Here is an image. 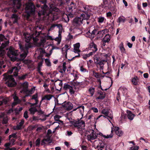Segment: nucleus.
I'll return each mask as SVG.
<instances>
[{
    "label": "nucleus",
    "instance_id": "nucleus-13",
    "mask_svg": "<svg viewBox=\"0 0 150 150\" xmlns=\"http://www.w3.org/2000/svg\"><path fill=\"white\" fill-rule=\"evenodd\" d=\"M82 23L81 19L80 18H76L73 20V24L74 26H77Z\"/></svg>",
    "mask_w": 150,
    "mask_h": 150
},
{
    "label": "nucleus",
    "instance_id": "nucleus-7",
    "mask_svg": "<svg viewBox=\"0 0 150 150\" xmlns=\"http://www.w3.org/2000/svg\"><path fill=\"white\" fill-rule=\"evenodd\" d=\"M62 106L65 108L67 111H69L73 108V105L71 102H66L65 101L62 104Z\"/></svg>",
    "mask_w": 150,
    "mask_h": 150
},
{
    "label": "nucleus",
    "instance_id": "nucleus-23",
    "mask_svg": "<svg viewBox=\"0 0 150 150\" xmlns=\"http://www.w3.org/2000/svg\"><path fill=\"white\" fill-rule=\"evenodd\" d=\"M29 111L30 112V114L34 115L36 112H37L38 110L36 107H31L29 109Z\"/></svg>",
    "mask_w": 150,
    "mask_h": 150
},
{
    "label": "nucleus",
    "instance_id": "nucleus-42",
    "mask_svg": "<svg viewBox=\"0 0 150 150\" xmlns=\"http://www.w3.org/2000/svg\"><path fill=\"white\" fill-rule=\"evenodd\" d=\"M30 47V45H25L24 47V48L23 51L27 53H28V49Z\"/></svg>",
    "mask_w": 150,
    "mask_h": 150
},
{
    "label": "nucleus",
    "instance_id": "nucleus-50",
    "mask_svg": "<svg viewBox=\"0 0 150 150\" xmlns=\"http://www.w3.org/2000/svg\"><path fill=\"white\" fill-rule=\"evenodd\" d=\"M139 146H132L130 148V150H137L139 149Z\"/></svg>",
    "mask_w": 150,
    "mask_h": 150
},
{
    "label": "nucleus",
    "instance_id": "nucleus-49",
    "mask_svg": "<svg viewBox=\"0 0 150 150\" xmlns=\"http://www.w3.org/2000/svg\"><path fill=\"white\" fill-rule=\"evenodd\" d=\"M120 50L121 51V52L123 54H127V51L125 49L124 47L120 48Z\"/></svg>",
    "mask_w": 150,
    "mask_h": 150
},
{
    "label": "nucleus",
    "instance_id": "nucleus-60",
    "mask_svg": "<svg viewBox=\"0 0 150 150\" xmlns=\"http://www.w3.org/2000/svg\"><path fill=\"white\" fill-rule=\"evenodd\" d=\"M105 146H106V143H101L100 144V148L103 149Z\"/></svg>",
    "mask_w": 150,
    "mask_h": 150
},
{
    "label": "nucleus",
    "instance_id": "nucleus-41",
    "mask_svg": "<svg viewBox=\"0 0 150 150\" xmlns=\"http://www.w3.org/2000/svg\"><path fill=\"white\" fill-rule=\"evenodd\" d=\"M8 120L7 117L6 116L3 118L2 123L3 124H6L8 123Z\"/></svg>",
    "mask_w": 150,
    "mask_h": 150
},
{
    "label": "nucleus",
    "instance_id": "nucleus-12",
    "mask_svg": "<svg viewBox=\"0 0 150 150\" xmlns=\"http://www.w3.org/2000/svg\"><path fill=\"white\" fill-rule=\"evenodd\" d=\"M13 99L14 101L12 104V106L13 107L19 103L21 102L18 97L16 95L13 96Z\"/></svg>",
    "mask_w": 150,
    "mask_h": 150
},
{
    "label": "nucleus",
    "instance_id": "nucleus-34",
    "mask_svg": "<svg viewBox=\"0 0 150 150\" xmlns=\"http://www.w3.org/2000/svg\"><path fill=\"white\" fill-rule=\"evenodd\" d=\"M71 86L65 83L64 85L63 89L65 90H67L68 89H69L71 87Z\"/></svg>",
    "mask_w": 150,
    "mask_h": 150
},
{
    "label": "nucleus",
    "instance_id": "nucleus-56",
    "mask_svg": "<svg viewBox=\"0 0 150 150\" xmlns=\"http://www.w3.org/2000/svg\"><path fill=\"white\" fill-rule=\"evenodd\" d=\"M80 82H78L76 81H74V86H79L80 85Z\"/></svg>",
    "mask_w": 150,
    "mask_h": 150
},
{
    "label": "nucleus",
    "instance_id": "nucleus-3",
    "mask_svg": "<svg viewBox=\"0 0 150 150\" xmlns=\"http://www.w3.org/2000/svg\"><path fill=\"white\" fill-rule=\"evenodd\" d=\"M5 81H6V83L7 86L9 87H14L17 84L14 78L11 75H6L4 76Z\"/></svg>",
    "mask_w": 150,
    "mask_h": 150
},
{
    "label": "nucleus",
    "instance_id": "nucleus-38",
    "mask_svg": "<svg viewBox=\"0 0 150 150\" xmlns=\"http://www.w3.org/2000/svg\"><path fill=\"white\" fill-rule=\"evenodd\" d=\"M77 108L79 109V110L81 114L83 112L84 107L83 106H80L77 107Z\"/></svg>",
    "mask_w": 150,
    "mask_h": 150
},
{
    "label": "nucleus",
    "instance_id": "nucleus-64",
    "mask_svg": "<svg viewBox=\"0 0 150 150\" xmlns=\"http://www.w3.org/2000/svg\"><path fill=\"white\" fill-rule=\"evenodd\" d=\"M43 61L42 60L38 64V67H40L42 66V64L43 63Z\"/></svg>",
    "mask_w": 150,
    "mask_h": 150
},
{
    "label": "nucleus",
    "instance_id": "nucleus-52",
    "mask_svg": "<svg viewBox=\"0 0 150 150\" xmlns=\"http://www.w3.org/2000/svg\"><path fill=\"white\" fill-rule=\"evenodd\" d=\"M28 112L27 111H25V112H24V115H23V117L25 119H27V118H28Z\"/></svg>",
    "mask_w": 150,
    "mask_h": 150
},
{
    "label": "nucleus",
    "instance_id": "nucleus-37",
    "mask_svg": "<svg viewBox=\"0 0 150 150\" xmlns=\"http://www.w3.org/2000/svg\"><path fill=\"white\" fill-rule=\"evenodd\" d=\"M105 61L104 60H100L99 62L97 63L96 64H98L100 66H103L104 64V63L105 62Z\"/></svg>",
    "mask_w": 150,
    "mask_h": 150
},
{
    "label": "nucleus",
    "instance_id": "nucleus-33",
    "mask_svg": "<svg viewBox=\"0 0 150 150\" xmlns=\"http://www.w3.org/2000/svg\"><path fill=\"white\" fill-rule=\"evenodd\" d=\"M55 26H57L59 29V31H62L61 30L62 28V25L61 24H57L55 25H52V27H54Z\"/></svg>",
    "mask_w": 150,
    "mask_h": 150
},
{
    "label": "nucleus",
    "instance_id": "nucleus-28",
    "mask_svg": "<svg viewBox=\"0 0 150 150\" xmlns=\"http://www.w3.org/2000/svg\"><path fill=\"white\" fill-rule=\"evenodd\" d=\"M93 59L95 61V63L96 64L100 61V57L98 54H96L93 57Z\"/></svg>",
    "mask_w": 150,
    "mask_h": 150
},
{
    "label": "nucleus",
    "instance_id": "nucleus-14",
    "mask_svg": "<svg viewBox=\"0 0 150 150\" xmlns=\"http://www.w3.org/2000/svg\"><path fill=\"white\" fill-rule=\"evenodd\" d=\"M18 19V16L16 14H13L10 18V20L13 24L17 23Z\"/></svg>",
    "mask_w": 150,
    "mask_h": 150
},
{
    "label": "nucleus",
    "instance_id": "nucleus-10",
    "mask_svg": "<svg viewBox=\"0 0 150 150\" xmlns=\"http://www.w3.org/2000/svg\"><path fill=\"white\" fill-rule=\"evenodd\" d=\"M7 54L9 57L11 56H17L18 54L15 51L14 49L11 48L9 49L7 52Z\"/></svg>",
    "mask_w": 150,
    "mask_h": 150
},
{
    "label": "nucleus",
    "instance_id": "nucleus-57",
    "mask_svg": "<svg viewBox=\"0 0 150 150\" xmlns=\"http://www.w3.org/2000/svg\"><path fill=\"white\" fill-rule=\"evenodd\" d=\"M38 94L36 93L32 96V99L35 100V99H37L38 98Z\"/></svg>",
    "mask_w": 150,
    "mask_h": 150
},
{
    "label": "nucleus",
    "instance_id": "nucleus-8",
    "mask_svg": "<svg viewBox=\"0 0 150 150\" xmlns=\"http://www.w3.org/2000/svg\"><path fill=\"white\" fill-rule=\"evenodd\" d=\"M98 29L94 28V29L90 33V31H88L86 33V35H88V37L90 38H93L96 34H97L98 32Z\"/></svg>",
    "mask_w": 150,
    "mask_h": 150
},
{
    "label": "nucleus",
    "instance_id": "nucleus-9",
    "mask_svg": "<svg viewBox=\"0 0 150 150\" xmlns=\"http://www.w3.org/2000/svg\"><path fill=\"white\" fill-rule=\"evenodd\" d=\"M103 2L101 4L100 6L103 8L105 9H110L111 8L110 3L108 4L107 0H103Z\"/></svg>",
    "mask_w": 150,
    "mask_h": 150
},
{
    "label": "nucleus",
    "instance_id": "nucleus-29",
    "mask_svg": "<svg viewBox=\"0 0 150 150\" xmlns=\"http://www.w3.org/2000/svg\"><path fill=\"white\" fill-rule=\"evenodd\" d=\"M95 89L94 88L91 87L88 89V91L90 93L91 96H92L94 94V93L95 91Z\"/></svg>",
    "mask_w": 150,
    "mask_h": 150
},
{
    "label": "nucleus",
    "instance_id": "nucleus-4",
    "mask_svg": "<svg viewBox=\"0 0 150 150\" xmlns=\"http://www.w3.org/2000/svg\"><path fill=\"white\" fill-rule=\"evenodd\" d=\"M21 1V0H13L12 7L10 9V10L13 13H16L17 10L20 8L22 5Z\"/></svg>",
    "mask_w": 150,
    "mask_h": 150
},
{
    "label": "nucleus",
    "instance_id": "nucleus-48",
    "mask_svg": "<svg viewBox=\"0 0 150 150\" xmlns=\"http://www.w3.org/2000/svg\"><path fill=\"white\" fill-rule=\"evenodd\" d=\"M80 70L81 72H88V71L86 69L84 68L83 66L80 67Z\"/></svg>",
    "mask_w": 150,
    "mask_h": 150
},
{
    "label": "nucleus",
    "instance_id": "nucleus-54",
    "mask_svg": "<svg viewBox=\"0 0 150 150\" xmlns=\"http://www.w3.org/2000/svg\"><path fill=\"white\" fill-rule=\"evenodd\" d=\"M61 33L62 31H59L58 37V38L59 39V40L58 41V42L59 41L60 42L61 41Z\"/></svg>",
    "mask_w": 150,
    "mask_h": 150
},
{
    "label": "nucleus",
    "instance_id": "nucleus-25",
    "mask_svg": "<svg viewBox=\"0 0 150 150\" xmlns=\"http://www.w3.org/2000/svg\"><path fill=\"white\" fill-rule=\"evenodd\" d=\"M109 112V111L107 109H103L102 110L101 112L102 113L105 115L106 117H109L111 119H112L113 118L112 117L108 116Z\"/></svg>",
    "mask_w": 150,
    "mask_h": 150
},
{
    "label": "nucleus",
    "instance_id": "nucleus-35",
    "mask_svg": "<svg viewBox=\"0 0 150 150\" xmlns=\"http://www.w3.org/2000/svg\"><path fill=\"white\" fill-rule=\"evenodd\" d=\"M11 138H15L16 139H17V136L16 134V133H14L9 135L8 137L9 139H10Z\"/></svg>",
    "mask_w": 150,
    "mask_h": 150
},
{
    "label": "nucleus",
    "instance_id": "nucleus-5",
    "mask_svg": "<svg viewBox=\"0 0 150 150\" xmlns=\"http://www.w3.org/2000/svg\"><path fill=\"white\" fill-rule=\"evenodd\" d=\"M71 123L74 126V127L79 129V130L81 131L83 127L84 126L85 122L82 120H79L78 121L74 120L71 122Z\"/></svg>",
    "mask_w": 150,
    "mask_h": 150
},
{
    "label": "nucleus",
    "instance_id": "nucleus-22",
    "mask_svg": "<svg viewBox=\"0 0 150 150\" xmlns=\"http://www.w3.org/2000/svg\"><path fill=\"white\" fill-rule=\"evenodd\" d=\"M52 97V95H51L50 94H47L45 95V96L42 98L41 101H40V105H39V107L40 106V105H41V104L42 101L44 100H50V99H51Z\"/></svg>",
    "mask_w": 150,
    "mask_h": 150
},
{
    "label": "nucleus",
    "instance_id": "nucleus-62",
    "mask_svg": "<svg viewBox=\"0 0 150 150\" xmlns=\"http://www.w3.org/2000/svg\"><path fill=\"white\" fill-rule=\"evenodd\" d=\"M83 7L84 8V9L85 10V11H84V13L87 12V11L88 10V7H87L86 6H83Z\"/></svg>",
    "mask_w": 150,
    "mask_h": 150
},
{
    "label": "nucleus",
    "instance_id": "nucleus-16",
    "mask_svg": "<svg viewBox=\"0 0 150 150\" xmlns=\"http://www.w3.org/2000/svg\"><path fill=\"white\" fill-rule=\"evenodd\" d=\"M76 8V5L73 2H72L71 3L70 5L68 7V11L70 13L72 12Z\"/></svg>",
    "mask_w": 150,
    "mask_h": 150
},
{
    "label": "nucleus",
    "instance_id": "nucleus-51",
    "mask_svg": "<svg viewBox=\"0 0 150 150\" xmlns=\"http://www.w3.org/2000/svg\"><path fill=\"white\" fill-rule=\"evenodd\" d=\"M16 56H11L10 57H9L10 59L13 62H14L15 61H16L17 60V58L15 57Z\"/></svg>",
    "mask_w": 150,
    "mask_h": 150
},
{
    "label": "nucleus",
    "instance_id": "nucleus-40",
    "mask_svg": "<svg viewBox=\"0 0 150 150\" xmlns=\"http://www.w3.org/2000/svg\"><path fill=\"white\" fill-rule=\"evenodd\" d=\"M45 62L46 65L48 67L51 66V63L49 59H45Z\"/></svg>",
    "mask_w": 150,
    "mask_h": 150
},
{
    "label": "nucleus",
    "instance_id": "nucleus-18",
    "mask_svg": "<svg viewBox=\"0 0 150 150\" xmlns=\"http://www.w3.org/2000/svg\"><path fill=\"white\" fill-rule=\"evenodd\" d=\"M89 47L93 51L96 52L98 50L97 45L93 42L91 43L89 45Z\"/></svg>",
    "mask_w": 150,
    "mask_h": 150
},
{
    "label": "nucleus",
    "instance_id": "nucleus-47",
    "mask_svg": "<svg viewBox=\"0 0 150 150\" xmlns=\"http://www.w3.org/2000/svg\"><path fill=\"white\" fill-rule=\"evenodd\" d=\"M103 31H98L97 33V35L98 37H102L103 36Z\"/></svg>",
    "mask_w": 150,
    "mask_h": 150
},
{
    "label": "nucleus",
    "instance_id": "nucleus-46",
    "mask_svg": "<svg viewBox=\"0 0 150 150\" xmlns=\"http://www.w3.org/2000/svg\"><path fill=\"white\" fill-rule=\"evenodd\" d=\"M10 142H9L12 145H14V142L16 141V139L15 138H11L10 139H9Z\"/></svg>",
    "mask_w": 150,
    "mask_h": 150
},
{
    "label": "nucleus",
    "instance_id": "nucleus-32",
    "mask_svg": "<svg viewBox=\"0 0 150 150\" xmlns=\"http://www.w3.org/2000/svg\"><path fill=\"white\" fill-rule=\"evenodd\" d=\"M24 122L23 121H21L19 123L18 125L16 127V129L17 130H20L21 129V127L23 124Z\"/></svg>",
    "mask_w": 150,
    "mask_h": 150
},
{
    "label": "nucleus",
    "instance_id": "nucleus-20",
    "mask_svg": "<svg viewBox=\"0 0 150 150\" xmlns=\"http://www.w3.org/2000/svg\"><path fill=\"white\" fill-rule=\"evenodd\" d=\"M110 36V35L109 34H106L102 40V42L107 43L109 42L111 39Z\"/></svg>",
    "mask_w": 150,
    "mask_h": 150
},
{
    "label": "nucleus",
    "instance_id": "nucleus-58",
    "mask_svg": "<svg viewBox=\"0 0 150 150\" xmlns=\"http://www.w3.org/2000/svg\"><path fill=\"white\" fill-rule=\"evenodd\" d=\"M85 13V15H84L86 17V19H89L90 17V15L88 13V12Z\"/></svg>",
    "mask_w": 150,
    "mask_h": 150
},
{
    "label": "nucleus",
    "instance_id": "nucleus-1",
    "mask_svg": "<svg viewBox=\"0 0 150 150\" xmlns=\"http://www.w3.org/2000/svg\"><path fill=\"white\" fill-rule=\"evenodd\" d=\"M37 6L41 8V11L38 13L40 16L41 15H45L49 9V7L47 5V0H41L40 4H37Z\"/></svg>",
    "mask_w": 150,
    "mask_h": 150
},
{
    "label": "nucleus",
    "instance_id": "nucleus-17",
    "mask_svg": "<svg viewBox=\"0 0 150 150\" xmlns=\"http://www.w3.org/2000/svg\"><path fill=\"white\" fill-rule=\"evenodd\" d=\"M8 102V99L2 96L0 97V106L3 104H7Z\"/></svg>",
    "mask_w": 150,
    "mask_h": 150
},
{
    "label": "nucleus",
    "instance_id": "nucleus-21",
    "mask_svg": "<svg viewBox=\"0 0 150 150\" xmlns=\"http://www.w3.org/2000/svg\"><path fill=\"white\" fill-rule=\"evenodd\" d=\"M127 117L129 120H132L134 117L135 116V115L133 114L132 112L129 110H128L127 112Z\"/></svg>",
    "mask_w": 150,
    "mask_h": 150
},
{
    "label": "nucleus",
    "instance_id": "nucleus-53",
    "mask_svg": "<svg viewBox=\"0 0 150 150\" xmlns=\"http://www.w3.org/2000/svg\"><path fill=\"white\" fill-rule=\"evenodd\" d=\"M80 46V44L77 43L74 46V49H79Z\"/></svg>",
    "mask_w": 150,
    "mask_h": 150
},
{
    "label": "nucleus",
    "instance_id": "nucleus-6",
    "mask_svg": "<svg viewBox=\"0 0 150 150\" xmlns=\"http://www.w3.org/2000/svg\"><path fill=\"white\" fill-rule=\"evenodd\" d=\"M86 134H87L88 140H94L97 138L98 134H97L93 129L86 130Z\"/></svg>",
    "mask_w": 150,
    "mask_h": 150
},
{
    "label": "nucleus",
    "instance_id": "nucleus-27",
    "mask_svg": "<svg viewBox=\"0 0 150 150\" xmlns=\"http://www.w3.org/2000/svg\"><path fill=\"white\" fill-rule=\"evenodd\" d=\"M28 53L25 52L23 51V52L20 55V57L21 58V60L23 61L24 59L26 57Z\"/></svg>",
    "mask_w": 150,
    "mask_h": 150
},
{
    "label": "nucleus",
    "instance_id": "nucleus-19",
    "mask_svg": "<svg viewBox=\"0 0 150 150\" xmlns=\"http://www.w3.org/2000/svg\"><path fill=\"white\" fill-rule=\"evenodd\" d=\"M98 134L100 136H102V137H104L105 138H111L113 137V129H112L111 131V133L109 135H107V136H106L105 135H103L102 133L101 132H99L98 134Z\"/></svg>",
    "mask_w": 150,
    "mask_h": 150
},
{
    "label": "nucleus",
    "instance_id": "nucleus-63",
    "mask_svg": "<svg viewBox=\"0 0 150 150\" xmlns=\"http://www.w3.org/2000/svg\"><path fill=\"white\" fill-rule=\"evenodd\" d=\"M74 90L76 91H79V87H77L76 86H73Z\"/></svg>",
    "mask_w": 150,
    "mask_h": 150
},
{
    "label": "nucleus",
    "instance_id": "nucleus-30",
    "mask_svg": "<svg viewBox=\"0 0 150 150\" xmlns=\"http://www.w3.org/2000/svg\"><path fill=\"white\" fill-rule=\"evenodd\" d=\"M0 41H9L8 40L7 38L5 37L4 35L2 34H0Z\"/></svg>",
    "mask_w": 150,
    "mask_h": 150
},
{
    "label": "nucleus",
    "instance_id": "nucleus-36",
    "mask_svg": "<svg viewBox=\"0 0 150 150\" xmlns=\"http://www.w3.org/2000/svg\"><path fill=\"white\" fill-rule=\"evenodd\" d=\"M93 74L97 78H101V74H99L98 73L96 72L95 71H93Z\"/></svg>",
    "mask_w": 150,
    "mask_h": 150
},
{
    "label": "nucleus",
    "instance_id": "nucleus-55",
    "mask_svg": "<svg viewBox=\"0 0 150 150\" xmlns=\"http://www.w3.org/2000/svg\"><path fill=\"white\" fill-rule=\"evenodd\" d=\"M106 16L107 17L110 18L111 17H112V14L110 12H109L106 13Z\"/></svg>",
    "mask_w": 150,
    "mask_h": 150
},
{
    "label": "nucleus",
    "instance_id": "nucleus-43",
    "mask_svg": "<svg viewBox=\"0 0 150 150\" xmlns=\"http://www.w3.org/2000/svg\"><path fill=\"white\" fill-rule=\"evenodd\" d=\"M75 91L73 89V88L72 86H71V87L69 89V92L70 94L71 95H73L74 94Z\"/></svg>",
    "mask_w": 150,
    "mask_h": 150
},
{
    "label": "nucleus",
    "instance_id": "nucleus-31",
    "mask_svg": "<svg viewBox=\"0 0 150 150\" xmlns=\"http://www.w3.org/2000/svg\"><path fill=\"white\" fill-rule=\"evenodd\" d=\"M28 74L26 73L22 76H18V79L20 80H24L25 79L26 77L28 76Z\"/></svg>",
    "mask_w": 150,
    "mask_h": 150
},
{
    "label": "nucleus",
    "instance_id": "nucleus-15",
    "mask_svg": "<svg viewBox=\"0 0 150 150\" xmlns=\"http://www.w3.org/2000/svg\"><path fill=\"white\" fill-rule=\"evenodd\" d=\"M97 93L99 95V96L96 98V99H103L105 98V93H103V92L101 91L98 90Z\"/></svg>",
    "mask_w": 150,
    "mask_h": 150
},
{
    "label": "nucleus",
    "instance_id": "nucleus-39",
    "mask_svg": "<svg viewBox=\"0 0 150 150\" xmlns=\"http://www.w3.org/2000/svg\"><path fill=\"white\" fill-rule=\"evenodd\" d=\"M125 21V20L124 18H122L121 17H119L117 20V22L119 23L121 22H124Z\"/></svg>",
    "mask_w": 150,
    "mask_h": 150
},
{
    "label": "nucleus",
    "instance_id": "nucleus-26",
    "mask_svg": "<svg viewBox=\"0 0 150 150\" xmlns=\"http://www.w3.org/2000/svg\"><path fill=\"white\" fill-rule=\"evenodd\" d=\"M132 81L133 84L135 85H139L140 83L139 82V79L137 76L136 77V78H133Z\"/></svg>",
    "mask_w": 150,
    "mask_h": 150
},
{
    "label": "nucleus",
    "instance_id": "nucleus-61",
    "mask_svg": "<svg viewBox=\"0 0 150 150\" xmlns=\"http://www.w3.org/2000/svg\"><path fill=\"white\" fill-rule=\"evenodd\" d=\"M81 52V50L79 49H74V52L75 53L80 52Z\"/></svg>",
    "mask_w": 150,
    "mask_h": 150
},
{
    "label": "nucleus",
    "instance_id": "nucleus-45",
    "mask_svg": "<svg viewBox=\"0 0 150 150\" xmlns=\"http://www.w3.org/2000/svg\"><path fill=\"white\" fill-rule=\"evenodd\" d=\"M36 146L38 147H39L40 144V139L38 138L35 141Z\"/></svg>",
    "mask_w": 150,
    "mask_h": 150
},
{
    "label": "nucleus",
    "instance_id": "nucleus-44",
    "mask_svg": "<svg viewBox=\"0 0 150 150\" xmlns=\"http://www.w3.org/2000/svg\"><path fill=\"white\" fill-rule=\"evenodd\" d=\"M104 20V18L103 17H100L98 18V21L99 23L103 22Z\"/></svg>",
    "mask_w": 150,
    "mask_h": 150
},
{
    "label": "nucleus",
    "instance_id": "nucleus-11",
    "mask_svg": "<svg viewBox=\"0 0 150 150\" xmlns=\"http://www.w3.org/2000/svg\"><path fill=\"white\" fill-rule=\"evenodd\" d=\"M113 129V132L115 131L116 134L119 137L122 136L123 134V132L118 127H115L114 128H112V129Z\"/></svg>",
    "mask_w": 150,
    "mask_h": 150
},
{
    "label": "nucleus",
    "instance_id": "nucleus-24",
    "mask_svg": "<svg viewBox=\"0 0 150 150\" xmlns=\"http://www.w3.org/2000/svg\"><path fill=\"white\" fill-rule=\"evenodd\" d=\"M11 72L14 71L13 75L15 76H18V68L16 67H13L11 70Z\"/></svg>",
    "mask_w": 150,
    "mask_h": 150
},
{
    "label": "nucleus",
    "instance_id": "nucleus-2",
    "mask_svg": "<svg viewBox=\"0 0 150 150\" xmlns=\"http://www.w3.org/2000/svg\"><path fill=\"white\" fill-rule=\"evenodd\" d=\"M35 10L36 7L33 3L30 2L26 4L25 10L28 17H30L31 15H34Z\"/></svg>",
    "mask_w": 150,
    "mask_h": 150
},
{
    "label": "nucleus",
    "instance_id": "nucleus-59",
    "mask_svg": "<svg viewBox=\"0 0 150 150\" xmlns=\"http://www.w3.org/2000/svg\"><path fill=\"white\" fill-rule=\"evenodd\" d=\"M91 110L95 112H98V110L97 108L95 107H92L91 108Z\"/></svg>",
    "mask_w": 150,
    "mask_h": 150
}]
</instances>
